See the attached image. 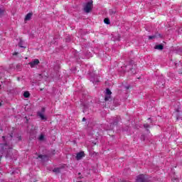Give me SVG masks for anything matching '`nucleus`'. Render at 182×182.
Instances as JSON below:
<instances>
[{
    "label": "nucleus",
    "mask_w": 182,
    "mask_h": 182,
    "mask_svg": "<svg viewBox=\"0 0 182 182\" xmlns=\"http://www.w3.org/2000/svg\"><path fill=\"white\" fill-rule=\"evenodd\" d=\"M92 8H93L92 1H90L84 5V11L86 12V14H89V12L92 11Z\"/></svg>",
    "instance_id": "1"
},
{
    "label": "nucleus",
    "mask_w": 182,
    "mask_h": 182,
    "mask_svg": "<svg viewBox=\"0 0 182 182\" xmlns=\"http://www.w3.org/2000/svg\"><path fill=\"white\" fill-rule=\"evenodd\" d=\"M111 96H112V91H110V90H109V89H107L106 92H105V100L106 102H107V100H110Z\"/></svg>",
    "instance_id": "2"
},
{
    "label": "nucleus",
    "mask_w": 182,
    "mask_h": 182,
    "mask_svg": "<svg viewBox=\"0 0 182 182\" xmlns=\"http://www.w3.org/2000/svg\"><path fill=\"white\" fill-rule=\"evenodd\" d=\"M84 156H85V152L80 151V152L77 154L76 159L77 160H82V159H83Z\"/></svg>",
    "instance_id": "3"
},
{
    "label": "nucleus",
    "mask_w": 182,
    "mask_h": 182,
    "mask_svg": "<svg viewBox=\"0 0 182 182\" xmlns=\"http://www.w3.org/2000/svg\"><path fill=\"white\" fill-rule=\"evenodd\" d=\"M31 68H35L37 65H39V60L36 59L31 63H29Z\"/></svg>",
    "instance_id": "4"
},
{
    "label": "nucleus",
    "mask_w": 182,
    "mask_h": 182,
    "mask_svg": "<svg viewBox=\"0 0 182 182\" xmlns=\"http://www.w3.org/2000/svg\"><path fill=\"white\" fill-rule=\"evenodd\" d=\"M136 181H138V182H144V175H139L136 177Z\"/></svg>",
    "instance_id": "5"
},
{
    "label": "nucleus",
    "mask_w": 182,
    "mask_h": 182,
    "mask_svg": "<svg viewBox=\"0 0 182 182\" xmlns=\"http://www.w3.org/2000/svg\"><path fill=\"white\" fill-rule=\"evenodd\" d=\"M32 18V14L28 13L26 17H25V21H31V18Z\"/></svg>",
    "instance_id": "6"
},
{
    "label": "nucleus",
    "mask_w": 182,
    "mask_h": 182,
    "mask_svg": "<svg viewBox=\"0 0 182 182\" xmlns=\"http://www.w3.org/2000/svg\"><path fill=\"white\" fill-rule=\"evenodd\" d=\"M3 140L4 141H6L7 140H12V135H10L9 136H3Z\"/></svg>",
    "instance_id": "7"
},
{
    "label": "nucleus",
    "mask_w": 182,
    "mask_h": 182,
    "mask_svg": "<svg viewBox=\"0 0 182 182\" xmlns=\"http://www.w3.org/2000/svg\"><path fill=\"white\" fill-rule=\"evenodd\" d=\"M163 45H156L155 46V49H158L159 50H163Z\"/></svg>",
    "instance_id": "8"
},
{
    "label": "nucleus",
    "mask_w": 182,
    "mask_h": 182,
    "mask_svg": "<svg viewBox=\"0 0 182 182\" xmlns=\"http://www.w3.org/2000/svg\"><path fill=\"white\" fill-rule=\"evenodd\" d=\"M39 117H41V120H46V117L43 113H38Z\"/></svg>",
    "instance_id": "9"
},
{
    "label": "nucleus",
    "mask_w": 182,
    "mask_h": 182,
    "mask_svg": "<svg viewBox=\"0 0 182 182\" xmlns=\"http://www.w3.org/2000/svg\"><path fill=\"white\" fill-rule=\"evenodd\" d=\"M23 96H24V97H29V96H31V94H29V92L26 91V92L23 93Z\"/></svg>",
    "instance_id": "10"
},
{
    "label": "nucleus",
    "mask_w": 182,
    "mask_h": 182,
    "mask_svg": "<svg viewBox=\"0 0 182 182\" xmlns=\"http://www.w3.org/2000/svg\"><path fill=\"white\" fill-rule=\"evenodd\" d=\"M104 22H105V23H106L107 25L110 24V20H109V18H105V19H104Z\"/></svg>",
    "instance_id": "11"
},
{
    "label": "nucleus",
    "mask_w": 182,
    "mask_h": 182,
    "mask_svg": "<svg viewBox=\"0 0 182 182\" xmlns=\"http://www.w3.org/2000/svg\"><path fill=\"white\" fill-rule=\"evenodd\" d=\"M54 173H60V168H56L53 169Z\"/></svg>",
    "instance_id": "12"
},
{
    "label": "nucleus",
    "mask_w": 182,
    "mask_h": 182,
    "mask_svg": "<svg viewBox=\"0 0 182 182\" xmlns=\"http://www.w3.org/2000/svg\"><path fill=\"white\" fill-rule=\"evenodd\" d=\"M18 46L20 48H26L25 46H23V41H21L18 43Z\"/></svg>",
    "instance_id": "13"
},
{
    "label": "nucleus",
    "mask_w": 182,
    "mask_h": 182,
    "mask_svg": "<svg viewBox=\"0 0 182 182\" xmlns=\"http://www.w3.org/2000/svg\"><path fill=\"white\" fill-rule=\"evenodd\" d=\"M44 136L43 135V134H41L40 136H39V140H43V139H44Z\"/></svg>",
    "instance_id": "14"
},
{
    "label": "nucleus",
    "mask_w": 182,
    "mask_h": 182,
    "mask_svg": "<svg viewBox=\"0 0 182 182\" xmlns=\"http://www.w3.org/2000/svg\"><path fill=\"white\" fill-rule=\"evenodd\" d=\"M156 38V36H149V39H154Z\"/></svg>",
    "instance_id": "15"
},
{
    "label": "nucleus",
    "mask_w": 182,
    "mask_h": 182,
    "mask_svg": "<svg viewBox=\"0 0 182 182\" xmlns=\"http://www.w3.org/2000/svg\"><path fill=\"white\" fill-rule=\"evenodd\" d=\"M144 126L145 129H147L149 127V124H144Z\"/></svg>",
    "instance_id": "16"
},
{
    "label": "nucleus",
    "mask_w": 182,
    "mask_h": 182,
    "mask_svg": "<svg viewBox=\"0 0 182 182\" xmlns=\"http://www.w3.org/2000/svg\"><path fill=\"white\" fill-rule=\"evenodd\" d=\"M38 157H39V159H43V157H45V156H43V155H39Z\"/></svg>",
    "instance_id": "17"
},
{
    "label": "nucleus",
    "mask_w": 182,
    "mask_h": 182,
    "mask_svg": "<svg viewBox=\"0 0 182 182\" xmlns=\"http://www.w3.org/2000/svg\"><path fill=\"white\" fill-rule=\"evenodd\" d=\"M91 82H92L93 83H95L96 82H98L97 80H92V79H91Z\"/></svg>",
    "instance_id": "18"
},
{
    "label": "nucleus",
    "mask_w": 182,
    "mask_h": 182,
    "mask_svg": "<svg viewBox=\"0 0 182 182\" xmlns=\"http://www.w3.org/2000/svg\"><path fill=\"white\" fill-rule=\"evenodd\" d=\"M1 14H4V10H0V15H1Z\"/></svg>",
    "instance_id": "19"
},
{
    "label": "nucleus",
    "mask_w": 182,
    "mask_h": 182,
    "mask_svg": "<svg viewBox=\"0 0 182 182\" xmlns=\"http://www.w3.org/2000/svg\"><path fill=\"white\" fill-rule=\"evenodd\" d=\"M85 120H86V118L82 119V122H85Z\"/></svg>",
    "instance_id": "20"
},
{
    "label": "nucleus",
    "mask_w": 182,
    "mask_h": 182,
    "mask_svg": "<svg viewBox=\"0 0 182 182\" xmlns=\"http://www.w3.org/2000/svg\"><path fill=\"white\" fill-rule=\"evenodd\" d=\"M127 89H129V87H127Z\"/></svg>",
    "instance_id": "21"
},
{
    "label": "nucleus",
    "mask_w": 182,
    "mask_h": 182,
    "mask_svg": "<svg viewBox=\"0 0 182 182\" xmlns=\"http://www.w3.org/2000/svg\"><path fill=\"white\" fill-rule=\"evenodd\" d=\"M6 157H8V155H6Z\"/></svg>",
    "instance_id": "22"
},
{
    "label": "nucleus",
    "mask_w": 182,
    "mask_h": 182,
    "mask_svg": "<svg viewBox=\"0 0 182 182\" xmlns=\"http://www.w3.org/2000/svg\"><path fill=\"white\" fill-rule=\"evenodd\" d=\"M14 55H16V53H14Z\"/></svg>",
    "instance_id": "23"
}]
</instances>
